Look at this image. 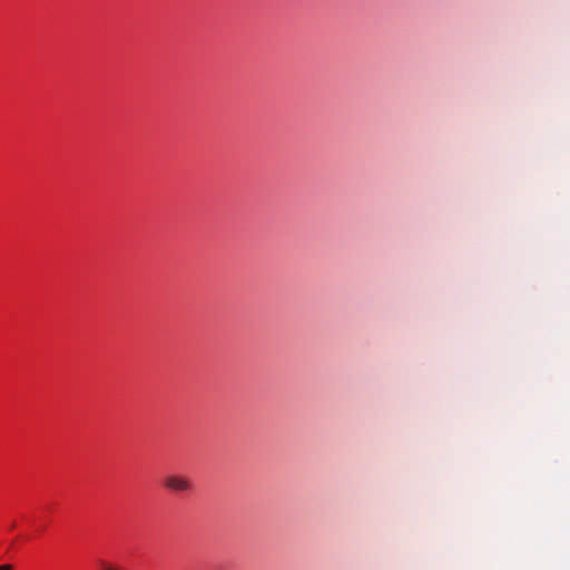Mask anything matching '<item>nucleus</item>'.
Wrapping results in <instances>:
<instances>
[{
  "label": "nucleus",
  "mask_w": 570,
  "mask_h": 570,
  "mask_svg": "<svg viewBox=\"0 0 570 570\" xmlns=\"http://www.w3.org/2000/svg\"><path fill=\"white\" fill-rule=\"evenodd\" d=\"M0 570H12V567L10 564H2L0 566Z\"/></svg>",
  "instance_id": "7ed1b4c3"
},
{
  "label": "nucleus",
  "mask_w": 570,
  "mask_h": 570,
  "mask_svg": "<svg viewBox=\"0 0 570 570\" xmlns=\"http://www.w3.org/2000/svg\"><path fill=\"white\" fill-rule=\"evenodd\" d=\"M164 485L175 492H186L191 488L190 481L181 475L170 474L164 480Z\"/></svg>",
  "instance_id": "f257e3e1"
},
{
  "label": "nucleus",
  "mask_w": 570,
  "mask_h": 570,
  "mask_svg": "<svg viewBox=\"0 0 570 570\" xmlns=\"http://www.w3.org/2000/svg\"><path fill=\"white\" fill-rule=\"evenodd\" d=\"M100 570H125L120 566L102 562Z\"/></svg>",
  "instance_id": "f03ea898"
}]
</instances>
